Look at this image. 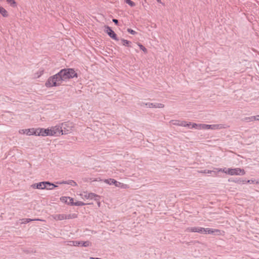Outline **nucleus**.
<instances>
[{"instance_id": "11", "label": "nucleus", "mask_w": 259, "mask_h": 259, "mask_svg": "<svg viewBox=\"0 0 259 259\" xmlns=\"http://www.w3.org/2000/svg\"><path fill=\"white\" fill-rule=\"evenodd\" d=\"M141 106H146L149 108H162L164 107V105L162 103H144L142 102L140 103Z\"/></svg>"}, {"instance_id": "21", "label": "nucleus", "mask_w": 259, "mask_h": 259, "mask_svg": "<svg viewBox=\"0 0 259 259\" xmlns=\"http://www.w3.org/2000/svg\"><path fill=\"white\" fill-rule=\"evenodd\" d=\"M104 182L110 185H115V184H117V181L113 179H105L104 180Z\"/></svg>"}, {"instance_id": "41", "label": "nucleus", "mask_w": 259, "mask_h": 259, "mask_svg": "<svg viewBox=\"0 0 259 259\" xmlns=\"http://www.w3.org/2000/svg\"><path fill=\"white\" fill-rule=\"evenodd\" d=\"M90 259H102L99 257H90Z\"/></svg>"}, {"instance_id": "24", "label": "nucleus", "mask_w": 259, "mask_h": 259, "mask_svg": "<svg viewBox=\"0 0 259 259\" xmlns=\"http://www.w3.org/2000/svg\"><path fill=\"white\" fill-rule=\"evenodd\" d=\"M60 184H68L73 186H76L77 184L73 180H68L67 181H63L62 183Z\"/></svg>"}, {"instance_id": "26", "label": "nucleus", "mask_w": 259, "mask_h": 259, "mask_svg": "<svg viewBox=\"0 0 259 259\" xmlns=\"http://www.w3.org/2000/svg\"><path fill=\"white\" fill-rule=\"evenodd\" d=\"M258 119H259V118L257 117V115L256 116H252L250 117H248L245 118V120L247 122H250V121H254V120H257Z\"/></svg>"}, {"instance_id": "30", "label": "nucleus", "mask_w": 259, "mask_h": 259, "mask_svg": "<svg viewBox=\"0 0 259 259\" xmlns=\"http://www.w3.org/2000/svg\"><path fill=\"white\" fill-rule=\"evenodd\" d=\"M124 2L129 5L131 7H134L136 6V4L131 0H124Z\"/></svg>"}, {"instance_id": "18", "label": "nucleus", "mask_w": 259, "mask_h": 259, "mask_svg": "<svg viewBox=\"0 0 259 259\" xmlns=\"http://www.w3.org/2000/svg\"><path fill=\"white\" fill-rule=\"evenodd\" d=\"M199 172L204 174H210L213 177H214L216 176V172L214 171V169L212 170H208V169H204V170H202L199 171Z\"/></svg>"}, {"instance_id": "3", "label": "nucleus", "mask_w": 259, "mask_h": 259, "mask_svg": "<svg viewBox=\"0 0 259 259\" xmlns=\"http://www.w3.org/2000/svg\"><path fill=\"white\" fill-rule=\"evenodd\" d=\"M61 126L63 132V134L67 135L72 131L73 125L72 122L67 121L61 123Z\"/></svg>"}, {"instance_id": "29", "label": "nucleus", "mask_w": 259, "mask_h": 259, "mask_svg": "<svg viewBox=\"0 0 259 259\" xmlns=\"http://www.w3.org/2000/svg\"><path fill=\"white\" fill-rule=\"evenodd\" d=\"M137 45L139 47L140 50H141L145 54H147L148 53L147 49L141 43L138 42Z\"/></svg>"}, {"instance_id": "9", "label": "nucleus", "mask_w": 259, "mask_h": 259, "mask_svg": "<svg viewBox=\"0 0 259 259\" xmlns=\"http://www.w3.org/2000/svg\"><path fill=\"white\" fill-rule=\"evenodd\" d=\"M200 129L202 130H215L222 128V124H206L200 123Z\"/></svg>"}, {"instance_id": "8", "label": "nucleus", "mask_w": 259, "mask_h": 259, "mask_svg": "<svg viewBox=\"0 0 259 259\" xmlns=\"http://www.w3.org/2000/svg\"><path fill=\"white\" fill-rule=\"evenodd\" d=\"M186 231L189 232H197L200 234H206L205 228L199 227H188L186 229Z\"/></svg>"}, {"instance_id": "19", "label": "nucleus", "mask_w": 259, "mask_h": 259, "mask_svg": "<svg viewBox=\"0 0 259 259\" xmlns=\"http://www.w3.org/2000/svg\"><path fill=\"white\" fill-rule=\"evenodd\" d=\"M65 214H56L53 215V218L56 221H61L65 220Z\"/></svg>"}, {"instance_id": "38", "label": "nucleus", "mask_w": 259, "mask_h": 259, "mask_svg": "<svg viewBox=\"0 0 259 259\" xmlns=\"http://www.w3.org/2000/svg\"><path fill=\"white\" fill-rule=\"evenodd\" d=\"M69 200L67 199V201H66H66H65V202H64V203H66V204H68V205H70V203H69Z\"/></svg>"}, {"instance_id": "32", "label": "nucleus", "mask_w": 259, "mask_h": 259, "mask_svg": "<svg viewBox=\"0 0 259 259\" xmlns=\"http://www.w3.org/2000/svg\"><path fill=\"white\" fill-rule=\"evenodd\" d=\"M127 31L129 33H130V34H133V35H135V34H137V32H136L135 30H133V29H131V28H127Z\"/></svg>"}, {"instance_id": "5", "label": "nucleus", "mask_w": 259, "mask_h": 259, "mask_svg": "<svg viewBox=\"0 0 259 259\" xmlns=\"http://www.w3.org/2000/svg\"><path fill=\"white\" fill-rule=\"evenodd\" d=\"M105 32L109 35L110 37L112 39L118 41L119 40V38L117 37L116 33L112 30V28L108 25H105Z\"/></svg>"}, {"instance_id": "43", "label": "nucleus", "mask_w": 259, "mask_h": 259, "mask_svg": "<svg viewBox=\"0 0 259 259\" xmlns=\"http://www.w3.org/2000/svg\"><path fill=\"white\" fill-rule=\"evenodd\" d=\"M256 183V184H259V181H258L256 182V183Z\"/></svg>"}, {"instance_id": "42", "label": "nucleus", "mask_w": 259, "mask_h": 259, "mask_svg": "<svg viewBox=\"0 0 259 259\" xmlns=\"http://www.w3.org/2000/svg\"><path fill=\"white\" fill-rule=\"evenodd\" d=\"M23 131H24V130H21L19 131V133L20 134H23Z\"/></svg>"}, {"instance_id": "25", "label": "nucleus", "mask_w": 259, "mask_h": 259, "mask_svg": "<svg viewBox=\"0 0 259 259\" xmlns=\"http://www.w3.org/2000/svg\"><path fill=\"white\" fill-rule=\"evenodd\" d=\"M65 219H72L77 218V214L76 213L65 214Z\"/></svg>"}, {"instance_id": "10", "label": "nucleus", "mask_w": 259, "mask_h": 259, "mask_svg": "<svg viewBox=\"0 0 259 259\" xmlns=\"http://www.w3.org/2000/svg\"><path fill=\"white\" fill-rule=\"evenodd\" d=\"M72 244L75 246L88 247L91 246L92 243L90 241H72Z\"/></svg>"}, {"instance_id": "15", "label": "nucleus", "mask_w": 259, "mask_h": 259, "mask_svg": "<svg viewBox=\"0 0 259 259\" xmlns=\"http://www.w3.org/2000/svg\"><path fill=\"white\" fill-rule=\"evenodd\" d=\"M229 182H234L238 184H245L246 180H243L241 178H231L228 179Z\"/></svg>"}, {"instance_id": "44", "label": "nucleus", "mask_w": 259, "mask_h": 259, "mask_svg": "<svg viewBox=\"0 0 259 259\" xmlns=\"http://www.w3.org/2000/svg\"><path fill=\"white\" fill-rule=\"evenodd\" d=\"M145 3H147V0H144Z\"/></svg>"}, {"instance_id": "2", "label": "nucleus", "mask_w": 259, "mask_h": 259, "mask_svg": "<svg viewBox=\"0 0 259 259\" xmlns=\"http://www.w3.org/2000/svg\"><path fill=\"white\" fill-rule=\"evenodd\" d=\"M69 199V203L70 204V205L72 206H83L87 204H91V203H85L82 201H76L75 202H74V199L73 198L70 197H66V196H62L60 198V200L62 202H65L67 201V200Z\"/></svg>"}, {"instance_id": "16", "label": "nucleus", "mask_w": 259, "mask_h": 259, "mask_svg": "<svg viewBox=\"0 0 259 259\" xmlns=\"http://www.w3.org/2000/svg\"><path fill=\"white\" fill-rule=\"evenodd\" d=\"M37 133L36 128H31L28 129H25L24 131H23V134H25L27 135H34V133Z\"/></svg>"}, {"instance_id": "27", "label": "nucleus", "mask_w": 259, "mask_h": 259, "mask_svg": "<svg viewBox=\"0 0 259 259\" xmlns=\"http://www.w3.org/2000/svg\"><path fill=\"white\" fill-rule=\"evenodd\" d=\"M7 2L13 8H16L17 6V4L15 0H6Z\"/></svg>"}, {"instance_id": "31", "label": "nucleus", "mask_w": 259, "mask_h": 259, "mask_svg": "<svg viewBox=\"0 0 259 259\" xmlns=\"http://www.w3.org/2000/svg\"><path fill=\"white\" fill-rule=\"evenodd\" d=\"M190 125H192L191 127H189L190 128H198V129H200V123L199 124H197V123H193L192 124H191Z\"/></svg>"}, {"instance_id": "35", "label": "nucleus", "mask_w": 259, "mask_h": 259, "mask_svg": "<svg viewBox=\"0 0 259 259\" xmlns=\"http://www.w3.org/2000/svg\"><path fill=\"white\" fill-rule=\"evenodd\" d=\"M123 184L117 181V184H115V186L117 187H122Z\"/></svg>"}, {"instance_id": "20", "label": "nucleus", "mask_w": 259, "mask_h": 259, "mask_svg": "<svg viewBox=\"0 0 259 259\" xmlns=\"http://www.w3.org/2000/svg\"><path fill=\"white\" fill-rule=\"evenodd\" d=\"M47 183H49L48 184H45V186H46L45 187V189L47 190H53L56 187H57L58 186L55 185L54 184L49 182V181H46Z\"/></svg>"}, {"instance_id": "12", "label": "nucleus", "mask_w": 259, "mask_h": 259, "mask_svg": "<svg viewBox=\"0 0 259 259\" xmlns=\"http://www.w3.org/2000/svg\"><path fill=\"white\" fill-rule=\"evenodd\" d=\"M170 122L175 125L182 126L184 127H190L191 124V122L187 123L185 121H181L179 120H172Z\"/></svg>"}, {"instance_id": "23", "label": "nucleus", "mask_w": 259, "mask_h": 259, "mask_svg": "<svg viewBox=\"0 0 259 259\" xmlns=\"http://www.w3.org/2000/svg\"><path fill=\"white\" fill-rule=\"evenodd\" d=\"M0 13L4 17H8L9 16L8 12L2 6H0Z\"/></svg>"}, {"instance_id": "4", "label": "nucleus", "mask_w": 259, "mask_h": 259, "mask_svg": "<svg viewBox=\"0 0 259 259\" xmlns=\"http://www.w3.org/2000/svg\"><path fill=\"white\" fill-rule=\"evenodd\" d=\"M227 173L228 175H230L231 176L233 175H244L245 174V171L244 169H241L240 168H229L227 169Z\"/></svg>"}, {"instance_id": "34", "label": "nucleus", "mask_w": 259, "mask_h": 259, "mask_svg": "<svg viewBox=\"0 0 259 259\" xmlns=\"http://www.w3.org/2000/svg\"><path fill=\"white\" fill-rule=\"evenodd\" d=\"M32 221H42L41 220L39 219H25V223H29L30 222H31Z\"/></svg>"}, {"instance_id": "36", "label": "nucleus", "mask_w": 259, "mask_h": 259, "mask_svg": "<svg viewBox=\"0 0 259 259\" xmlns=\"http://www.w3.org/2000/svg\"><path fill=\"white\" fill-rule=\"evenodd\" d=\"M112 21L117 26H119V21L117 19H112Z\"/></svg>"}, {"instance_id": "37", "label": "nucleus", "mask_w": 259, "mask_h": 259, "mask_svg": "<svg viewBox=\"0 0 259 259\" xmlns=\"http://www.w3.org/2000/svg\"><path fill=\"white\" fill-rule=\"evenodd\" d=\"M254 182V181L252 180H249L246 181V182H245V183L251 184V183H253Z\"/></svg>"}, {"instance_id": "1", "label": "nucleus", "mask_w": 259, "mask_h": 259, "mask_svg": "<svg viewBox=\"0 0 259 259\" xmlns=\"http://www.w3.org/2000/svg\"><path fill=\"white\" fill-rule=\"evenodd\" d=\"M78 73L74 68H65L61 69L57 73L48 78L45 83L47 88L60 85L63 81H67L74 78H77Z\"/></svg>"}, {"instance_id": "39", "label": "nucleus", "mask_w": 259, "mask_h": 259, "mask_svg": "<svg viewBox=\"0 0 259 259\" xmlns=\"http://www.w3.org/2000/svg\"><path fill=\"white\" fill-rule=\"evenodd\" d=\"M157 2L158 3H160V4H162L163 5H164V4H163L162 2H161V0H156Z\"/></svg>"}, {"instance_id": "6", "label": "nucleus", "mask_w": 259, "mask_h": 259, "mask_svg": "<svg viewBox=\"0 0 259 259\" xmlns=\"http://www.w3.org/2000/svg\"><path fill=\"white\" fill-rule=\"evenodd\" d=\"M37 133H34L35 136H51L52 134L51 130L49 128H36Z\"/></svg>"}, {"instance_id": "22", "label": "nucleus", "mask_w": 259, "mask_h": 259, "mask_svg": "<svg viewBox=\"0 0 259 259\" xmlns=\"http://www.w3.org/2000/svg\"><path fill=\"white\" fill-rule=\"evenodd\" d=\"M121 41L123 46L127 47H132L131 44L132 42L128 40L125 39L124 38H121Z\"/></svg>"}, {"instance_id": "14", "label": "nucleus", "mask_w": 259, "mask_h": 259, "mask_svg": "<svg viewBox=\"0 0 259 259\" xmlns=\"http://www.w3.org/2000/svg\"><path fill=\"white\" fill-rule=\"evenodd\" d=\"M46 182L43 181L37 183H35L31 185V187L34 189H38L43 190L46 186L45 184H48Z\"/></svg>"}, {"instance_id": "7", "label": "nucleus", "mask_w": 259, "mask_h": 259, "mask_svg": "<svg viewBox=\"0 0 259 259\" xmlns=\"http://www.w3.org/2000/svg\"><path fill=\"white\" fill-rule=\"evenodd\" d=\"M52 134L51 136H59L63 135L62 130L61 128V124L53 126L50 128Z\"/></svg>"}, {"instance_id": "17", "label": "nucleus", "mask_w": 259, "mask_h": 259, "mask_svg": "<svg viewBox=\"0 0 259 259\" xmlns=\"http://www.w3.org/2000/svg\"><path fill=\"white\" fill-rule=\"evenodd\" d=\"M96 197H99V195H98L94 193H85V194L83 195V197L86 199H95Z\"/></svg>"}, {"instance_id": "40", "label": "nucleus", "mask_w": 259, "mask_h": 259, "mask_svg": "<svg viewBox=\"0 0 259 259\" xmlns=\"http://www.w3.org/2000/svg\"><path fill=\"white\" fill-rule=\"evenodd\" d=\"M44 71L43 70H41V71L40 72V75H38V77H39L41 74H43V73H44Z\"/></svg>"}, {"instance_id": "33", "label": "nucleus", "mask_w": 259, "mask_h": 259, "mask_svg": "<svg viewBox=\"0 0 259 259\" xmlns=\"http://www.w3.org/2000/svg\"><path fill=\"white\" fill-rule=\"evenodd\" d=\"M100 198L101 196H99V197H96V198L94 199L97 202L98 207H100L101 204V202L100 201Z\"/></svg>"}, {"instance_id": "28", "label": "nucleus", "mask_w": 259, "mask_h": 259, "mask_svg": "<svg viewBox=\"0 0 259 259\" xmlns=\"http://www.w3.org/2000/svg\"><path fill=\"white\" fill-rule=\"evenodd\" d=\"M227 169L228 168H214V171H215L216 172V175H217V174L219 172H223L226 174H228L227 173Z\"/></svg>"}, {"instance_id": "13", "label": "nucleus", "mask_w": 259, "mask_h": 259, "mask_svg": "<svg viewBox=\"0 0 259 259\" xmlns=\"http://www.w3.org/2000/svg\"><path fill=\"white\" fill-rule=\"evenodd\" d=\"M206 234H212L214 235H221V230L215 229L205 228Z\"/></svg>"}]
</instances>
